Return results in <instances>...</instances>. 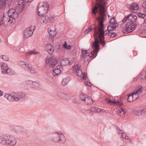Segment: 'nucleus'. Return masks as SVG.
Segmentation results:
<instances>
[{"label": "nucleus", "mask_w": 146, "mask_h": 146, "mask_svg": "<svg viewBox=\"0 0 146 146\" xmlns=\"http://www.w3.org/2000/svg\"><path fill=\"white\" fill-rule=\"evenodd\" d=\"M57 134V133L56 134H55L54 135V138L53 139V140L54 141H58V140L59 138L58 137V138L57 139V137H56L55 136Z\"/></svg>", "instance_id": "obj_51"}, {"label": "nucleus", "mask_w": 146, "mask_h": 146, "mask_svg": "<svg viewBox=\"0 0 146 146\" xmlns=\"http://www.w3.org/2000/svg\"><path fill=\"white\" fill-rule=\"evenodd\" d=\"M143 88L141 86H139V88L136 91H134L132 92L136 96V99H138L139 98V94L142 93Z\"/></svg>", "instance_id": "obj_14"}, {"label": "nucleus", "mask_w": 146, "mask_h": 146, "mask_svg": "<svg viewBox=\"0 0 146 146\" xmlns=\"http://www.w3.org/2000/svg\"><path fill=\"white\" fill-rule=\"evenodd\" d=\"M23 65H24V67L26 70H31V68L29 67L28 64H23Z\"/></svg>", "instance_id": "obj_43"}, {"label": "nucleus", "mask_w": 146, "mask_h": 146, "mask_svg": "<svg viewBox=\"0 0 146 146\" xmlns=\"http://www.w3.org/2000/svg\"><path fill=\"white\" fill-rule=\"evenodd\" d=\"M85 84L86 85H87V86H91V84L88 81H87L85 82Z\"/></svg>", "instance_id": "obj_50"}, {"label": "nucleus", "mask_w": 146, "mask_h": 146, "mask_svg": "<svg viewBox=\"0 0 146 146\" xmlns=\"http://www.w3.org/2000/svg\"><path fill=\"white\" fill-rule=\"evenodd\" d=\"M25 83L27 85L29 86L33 87V84L35 83H36V81L33 82L31 80H28L26 81Z\"/></svg>", "instance_id": "obj_25"}, {"label": "nucleus", "mask_w": 146, "mask_h": 146, "mask_svg": "<svg viewBox=\"0 0 146 146\" xmlns=\"http://www.w3.org/2000/svg\"><path fill=\"white\" fill-rule=\"evenodd\" d=\"M58 96L60 98L68 100L69 98L68 95L64 93H60L59 94Z\"/></svg>", "instance_id": "obj_23"}, {"label": "nucleus", "mask_w": 146, "mask_h": 146, "mask_svg": "<svg viewBox=\"0 0 146 146\" xmlns=\"http://www.w3.org/2000/svg\"><path fill=\"white\" fill-rule=\"evenodd\" d=\"M97 107H92L91 108V110L93 111L96 112V111Z\"/></svg>", "instance_id": "obj_53"}, {"label": "nucleus", "mask_w": 146, "mask_h": 146, "mask_svg": "<svg viewBox=\"0 0 146 146\" xmlns=\"http://www.w3.org/2000/svg\"><path fill=\"white\" fill-rule=\"evenodd\" d=\"M99 7L98 9V10L99 11L100 14L102 15L101 20L98 23V25L97 26L96 25H94V30L96 28L97 31L98 30V31H103L104 30V28H105L104 25L103 24L105 20V17L106 16V9L105 8L106 5H101L98 4Z\"/></svg>", "instance_id": "obj_3"}, {"label": "nucleus", "mask_w": 146, "mask_h": 146, "mask_svg": "<svg viewBox=\"0 0 146 146\" xmlns=\"http://www.w3.org/2000/svg\"><path fill=\"white\" fill-rule=\"evenodd\" d=\"M96 19L98 21L99 23H100V20L101 19L100 17H99L98 16L97 17H96Z\"/></svg>", "instance_id": "obj_58"}, {"label": "nucleus", "mask_w": 146, "mask_h": 146, "mask_svg": "<svg viewBox=\"0 0 146 146\" xmlns=\"http://www.w3.org/2000/svg\"><path fill=\"white\" fill-rule=\"evenodd\" d=\"M36 83H35L33 84V87H38L39 84V83L38 82H36Z\"/></svg>", "instance_id": "obj_54"}, {"label": "nucleus", "mask_w": 146, "mask_h": 146, "mask_svg": "<svg viewBox=\"0 0 146 146\" xmlns=\"http://www.w3.org/2000/svg\"><path fill=\"white\" fill-rule=\"evenodd\" d=\"M35 28V27L31 26L27 28L24 31V36L25 37L28 38L33 34Z\"/></svg>", "instance_id": "obj_7"}, {"label": "nucleus", "mask_w": 146, "mask_h": 146, "mask_svg": "<svg viewBox=\"0 0 146 146\" xmlns=\"http://www.w3.org/2000/svg\"><path fill=\"white\" fill-rule=\"evenodd\" d=\"M17 94V98H19V101L20 99H23L25 96L24 93L21 92L16 93Z\"/></svg>", "instance_id": "obj_29"}, {"label": "nucleus", "mask_w": 146, "mask_h": 146, "mask_svg": "<svg viewBox=\"0 0 146 146\" xmlns=\"http://www.w3.org/2000/svg\"><path fill=\"white\" fill-rule=\"evenodd\" d=\"M84 101L85 103L87 105L91 104L93 102V100L92 99L89 97L88 96L86 99L84 100Z\"/></svg>", "instance_id": "obj_22"}, {"label": "nucleus", "mask_w": 146, "mask_h": 146, "mask_svg": "<svg viewBox=\"0 0 146 146\" xmlns=\"http://www.w3.org/2000/svg\"><path fill=\"white\" fill-rule=\"evenodd\" d=\"M13 95L14 101H19V98H17V94L16 93H13Z\"/></svg>", "instance_id": "obj_34"}, {"label": "nucleus", "mask_w": 146, "mask_h": 146, "mask_svg": "<svg viewBox=\"0 0 146 146\" xmlns=\"http://www.w3.org/2000/svg\"><path fill=\"white\" fill-rule=\"evenodd\" d=\"M139 8L138 5L137 4L133 3L130 5L129 9L131 10H136L138 9Z\"/></svg>", "instance_id": "obj_21"}, {"label": "nucleus", "mask_w": 146, "mask_h": 146, "mask_svg": "<svg viewBox=\"0 0 146 146\" xmlns=\"http://www.w3.org/2000/svg\"><path fill=\"white\" fill-rule=\"evenodd\" d=\"M77 68L75 69V70H76V74L79 76H81V75L82 74V70H81V68L80 67L77 66Z\"/></svg>", "instance_id": "obj_24"}, {"label": "nucleus", "mask_w": 146, "mask_h": 146, "mask_svg": "<svg viewBox=\"0 0 146 146\" xmlns=\"http://www.w3.org/2000/svg\"><path fill=\"white\" fill-rule=\"evenodd\" d=\"M48 33L50 35L52 36H54L56 34V31L54 30H51L50 28H49L48 29Z\"/></svg>", "instance_id": "obj_30"}, {"label": "nucleus", "mask_w": 146, "mask_h": 146, "mask_svg": "<svg viewBox=\"0 0 146 146\" xmlns=\"http://www.w3.org/2000/svg\"><path fill=\"white\" fill-rule=\"evenodd\" d=\"M0 143L6 145L10 144L14 146L16 144V140L13 136L3 135L0 137Z\"/></svg>", "instance_id": "obj_4"}, {"label": "nucleus", "mask_w": 146, "mask_h": 146, "mask_svg": "<svg viewBox=\"0 0 146 146\" xmlns=\"http://www.w3.org/2000/svg\"><path fill=\"white\" fill-rule=\"evenodd\" d=\"M57 62V60L53 56L50 58V65L52 67H54Z\"/></svg>", "instance_id": "obj_16"}, {"label": "nucleus", "mask_w": 146, "mask_h": 146, "mask_svg": "<svg viewBox=\"0 0 146 146\" xmlns=\"http://www.w3.org/2000/svg\"><path fill=\"white\" fill-rule=\"evenodd\" d=\"M42 4L39 3L38 5L37 9V14L39 16H42L45 15L47 11V9L45 7L44 9L41 7Z\"/></svg>", "instance_id": "obj_8"}, {"label": "nucleus", "mask_w": 146, "mask_h": 146, "mask_svg": "<svg viewBox=\"0 0 146 146\" xmlns=\"http://www.w3.org/2000/svg\"><path fill=\"white\" fill-rule=\"evenodd\" d=\"M88 96L86 94L82 93L80 95V98L81 100L84 101Z\"/></svg>", "instance_id": "obj_28"}, {"label": "nucleus", "mask_w": 146, "mask_h": 146, "mask_svg": "<svg viewBox=\"0 0 146 146\" xmlns=\"http://www.w3.org/2000/svg\"><path fill=\"white\" fill-rule=\"evenodd\" d=\"M45 63L46 64H48L50 63V58L47 57L45 59Z\"/></svg>", "instance_id": "obj_52"}, {"label": "nucleus", "mask_w": 146, "mask_h": 146, "mask_svg": "<svg viewBox=\"0 0 146 146\" xmlns=\"http://www.w3.org/2000/svg\"><path fill=\"white\" fill-rule=\"evenodd\" d=\"M29 70L31 73H35L36 72L35 70L32 69V68L31 70Z\"/></svg>", "instance_id": "obj_55"}, {"label": "nucleus", "mask_w": 146, "mask_h": 146, "mask_svg": "<svg viewBox=\"0 0 146 146\" xmlns=\"http://www.w3.org/2000/svg\"><path fill=\"white\" fill-rule=\"evenodd\" d=\"M104 30L103 31H98H98L99 32V33L101 35V38L102 36L103 38L102 39H104L105 35H107L108 34L110 35V33H110V31L111 30L110 29H109V30L107 29V30H106L105 31H104Z\"/></svg>", "instance_id": "obj_15"}, {"label": "nucleus", "mask_w": 146, "mask_h": 146, "mask_svg": "<svg viewBox=\"0 0 146 146\" xmlns=\"http://www.w3.org/2000/svg\"><path fill=\"white\" fill-rule=\"evenodd\" d=\"M12 0H0V8L3 9L6 6L11 5Z\"/></svg>", "instance_id": "obj_9"}, {"label": "nucleus", "mask_w": 146, "mask_h": 146, "mask_svg": "<svg viewBox=\"0 0 146 146\" xmlns=\"http://www.w3.org/2000/svg\"><path fill=\"white\" fill-rule=\"evenodd\" d=\"M33 0H25V1L26 3H28L31 2Z\"/></svg>", "instance_id": "obj_59"}, {"label": "nucleus", "mask_w": 146, "mask_h": 146, "mask_svg": "<svg viewBox=\"0 0 146 146\" xmlns=\"http://www.w3.org/2000/svg\"><path fill=\"white\" fill-rule=\"evenodd\" d=\"M110 35H108V36H110V37H114L116 36L117 34L116 33L112 32L110 33Z\"/></svg>", "instance_id": "obj_46"}, {"label": "nucleus", "mask_w": 146, "mask_h": 146, "mask_svg": "<svg viewBox=\"0 0 146 146\" xmlns=\"http://www.w3.org/2000/svg\"><path fill=\"white\" fill-rule=\"evenodd\" d=\"M1 58L4 60L5 61H8L9 58L8 57L5 55H2L1 56Z\"/></svg>", "instance_id": "obj_42"}, {"label": "nucleus", "mask_w": 146, "mask_h": 146, "mask_svg": "<svg viewBox=\"0 0 146 146\" xmlns=\"http://www.w3.org/2000/svg\"><path fill=\"white\" fill-rule=\"evenodd\" d=\"M25 7V2L24 0H20L18 2V5L15 9L11 8L7 11V14L4 13L3 15L2 20H5L6 21L10 23L13 22V20L17 18L18 15L24 9Z\"/></svg>", "instance_id": "obj_1"}, {"label": "nucleus", "mask_w": 146, "mask_h": 146, "mask_svg": "<svg viewBox=\"0 0 146 146\" xmlns=\"http://www.w3.org/2000/svg\"><path fill=\"white\" fill-rule=\"evenodd\" d=\"M47 52L50 54H52L54 52L53 48L52 49L51 48L47 49Z\"/></svg>", "instance_id": "obj_44"}, {"label": "nucleus", "mask_w": 146, "mask_h": 146, "mask_svg": "<svg viewBox=\"0 0 146 146\" xmlns=\"http://www.w3.org/2000/svg\"><path fill=\"white\" fill-rule=\"evenodd\" d=\"M88 50H84V51H86V54H87L88 53Z\"/></svg>", "instance_id": "obj_63"}, {"label": "nucleus", "mask_w": 146, "mask_h": 146, "mask_svg": "<svg viewBox=\"0 0 146 146\" xmlns=\"http://www.w3.org/2000/svg\"><path fill=\"white\" fill-rule=\"evenodd\" d=\"M21 64H23H23H25V62H23V61H22V62H21Z\"/></svg>", "instance_id": "obj_64"}, {"label": "nucleus", "mask_w": 146, "mask_h": 146, "mask_svg": "<svg viewBox=\"0 0 146 146\" xmlns=\"http://www.w3.org/2000/svg\"><path fill=\"white\" fill-rule=\"evenodd\" d=\"M66 79L65 78L64 79L62 82V84L64 86L66 84H68V81H66Z\"/></svg>", "instance_id": "obj_48"}, {"label": "nucleus", "mask_w": 146, "mask_h": 146, "mask_svg": "<svg viewBox=\"0 0 146 146\" xmlns=\"http://www.w3.org/2000/svg\"><path fill=\"white\" fill-rule=\"evenodd\" d=\"M94 41L93 42L92 45V48L94 49L88 54V56L89 57L94 56V58L97 56V53L100 49L99 43L102 44L103 47L104 45H105L106 42L104 39H102L101 37V35L99 33L98 31H97L96 28L94 29Z\"/></svg>", "instance_id": "obj_2"}, {"label": "nucleus", "mask_w": 146, "mask_h": 146, "mask_svg": "<svg viewBox=\"0 0 146 146\" xmlns=\"http://www.w3.org/2000/svg\"><path fill=\"white\" fill-rule=\"evenodd\" d=\"M4 96L5 98H7L10 101L12 102L14 101L13 93H11V94L7 93L5 94Z\"/></svg>", "instance_id": "obj_19"}, {"label": "nucleus", "mask_w": 146, "mask_h": 146, "mask_svg": "<svg viewBox=\"0 0 146 146\" xmlns=\"http://www.w3.org/2000/svg\"><path fill=\"white\" fill-rule=\"evenodd\" d=\"M63 70V67L61 66H56L55 69L53 71V74L54 76L58 75Z\"/></svg>", "instance_id": "obj_12"}, {"label": "nucleus", "mask_w": 146, "mask_h": 146, "mask_svg": "<svg viewBox=\"0 0 146 146\" xmlns=\"http://www.w3.org/2000/svg\"><path fill=\"white\" fill-rule=\"evenodd\" d=\"M142 116L143 118L146 117V108L145 109H142Z\"/></svg>", "instance_id": "obj_39"}, {"label": "nucleus", "mask_w": 146, "mask_h": 146, "mask_svg": "<svg viewBox=\"0 0 146 146\" xmlns=\"http://www.w3.org/2000/svg\"><path fill=\"white\" fill-rule=\"evenodd\" d=\"M118 135L119 136H121V138L123 139L126 135H127L125 133H123V131L121 130H120L118 132Z\"/></svg>", "instance_id": "obj_32"}, {"label": "nucleus", "mask_w": 146, "mask_h": 146, "mask_svg": "<svg viewBox=\"0 0 146 146\" xmlns=\"http://www.w3.org/2000/svg\"><path fill=\"white\" fill-rule=\"evenodd\" d=\"M140 77L143 80H145L146 78V72L143 71L141 73Z\"/></svg>", "instance_id": "obj_31"}, {"label": "nucleus", "mask_w": 146, "mask_h": 146, "mask_svg": "<svg viewBox=\"0 0 146 146\" xmlns=\"http://www.w3.org/2000/svg\"><path fill=\"white\" fill-rule=\"evenodd\" d=\"M55 136L57 137V139L58 137L59 138L58 142L61 143H63L65 142L66 139L62 133L61 132H57V134Z\"/></svg>", "instance_id": "obj_10"}, {"label": "nucleus", "mask_w": 146, "mask_h": 146, "mask_svg": "<svg viewBox=\"0 0 146 146\" xmlns=\"http://www.w3.org/2000/svg\"><path fill=\"white\" fill-rule=\"evenodd\" d=\"M60 66H66L68 65H71L72 63V61L69 60L68 58H65L62 59L60 62Z\"/></svg>", "instance_id": "obj_13"}, {"label": "nucleus", "mask_w": 146, "mask_h": 146, "mask_svg": "<svg viewBox=\"0 0 146 146\" xmlns=\"http://www.w3.org/2000/svg\"><path fill=\"white\" fill-rule=\"evenodd\" d=\"M137 19L136 15L134 14H130L125 17L122 20V22L125 23L127 22L131 23H134L135 22Z\"/></svg>", "instance_id": "obj_6"}, {"label": "nucleus", "mask_w": 146, "mask_h": 146, "mask_svg": "<svg viewBox=\"0 0 146 146\" xmlns=\"http://www.w3.org/2000/svg\"><path fill=\"white\" fill-rule=\"evenodd\" d=\"M116 21L115 20V18L113 17L112 18L109 22V24L110 25L112 24L116 23Z\"/></svg>", "instance_id": "obj_37"}, {"label": "nucleus", "mask_w": 146, "mask_h": 146, "mask_svg": "<svg viewBox=\"0 0 146 146\" xmlns=\"http://www.w3.org/2000/svg\"><path fill=\"white\" fill-rule=\"evenodd\" d=\"M38 53V52H36L35 50H34L33 51L30 50V51H29L28 53H26V55H27L28 54H36V53Z\"/></svg>", "instance_id": "obj_40"}, {"label": "nucleus", "mask_w": 146, "mask_h": 146, "mask_svg": "<svg viewBox=\"0 0 146 146\" xmlns=\"http://www.w3.org/2000/svg\"><path fill=\"white\" fill-rule=\"evenodd\" d=\"M96 113L98 112V113H100L101 111V110L99 108H97L96 109Z\"/></svg>", "instance_id": "obj_56"}, {"label": "nucleus", "mask_w": 146, "mask_h": 146, "mask_svg": "<svg viewBox=\"0 0 146 146\" xmlns=\"http://www.w3.org/2000/svg\"><path fill=\"white\" fill-rule=\"evenodd\" d=\"M126 135H125V137L123 139L125 141L127 139H128V137L127 135L126 136Z\"/></svg>", "instance_id": "obj_57"}, {"label": "nucleus", "mask_w": 146, "mask_h": 146, "mask_svg": "<svg viewBox=\"0 0 146 146\" xmlns=\"http://www.w3.org/2000/svg\"><path fill=\"white\" fill-rule=\"evenodd\" d=\"M54 17H49V21H50L51 23H53L54 22Z\"/></svg>", "instance_id": "obj_49"}, {"label": "nucleus", "mask_w": 146, "mask_h": 146, "mask_svg": "<svg viewBox=\"0 0 146 146\" xmlns=\"http://www.w3.org/2000/svg\"><path fill=\"white\" fill-rule=\"evenodd\" d=\"M144 10L145 12L146 13V7H145Z\"/></svg>", "instance_id": "obj_62"}, {"label": "nucleus", "mask_w": 146, "mask_h": 146, "mask_svg": "<svg viewBox=\"0 0 146 146\" xmlns=\"http://www.w3.org/2000/svg\"><path fill=\"white\" fill-rule=\"evenodd\" d=\"M106 101L108 104L113 103V104L117 105L118 106H120L123 104V103L119 101H112L108 98H107L106 99Z\"/></svg>", "instance_id": "obj_17"}, {"label": "nucleus", "mask_w": 146, "mask_h": 146, "mask_svg": "<svg viewBox=\"0 0 146 146\" xmlns=\"http://www.w3.org/2000/svg\"><path fill=\"white\" fill-rule=\"evenodd\" d=\"M137 26V24L136 23L127 22L125 29H123L122 31L124 34L130 33L135 30Z\"/></svg>", "instance_id": "obj_5"}, {"label": "nucleus", "mask_w": 146, "mask_h": 146, "mask_svg": "<svg viewBox=\"0 0 146 146\" xmlns=\"http://www.w3.org/2000/svg\"><path fill=\"white\" fill-rule=\"evenodd\" d=\"M53 48V45L50 44H48L46 45V48L47 49L51 48L52 49Z\"/></svg>", "instance_id": "obj_45"}, {"label": "nucleus", "mask_w": 146, "mask_h": 146, "mask_svg": "<svg viewBox=\"0 0 146 146\" xmlns=\"http://www.w3.org/2000/svg\"><path fill=\"white\" fill-rule=\"evenodd\" d=\"M81 51L82 57V58H84L85 57L86 55H87V54L86 53V51H84V50L83 49H82Z\"/></svg>", "instance_id": "obj_38"}, {"label": "nucleus", "mask_w": 146, "mask_h": 146, "mask_svg": "<svg viewBox=\"0 0 146 146\" xmlns=\"http://www.w3.org/2000/svg\"><path fill=\"white\" fill-rule=\"evenodd\" d=\"M3 92L0 90V96H3Z\"/></svg>", "instance_id": "obj_61"}, {"label": "nucleus", "mask_w": 146, "mask_h": 146, "mask_svg": "<svg viewBox=\"0 0 146 146\" xmlns=\"http://www.w3.org/2000/svg\"><path fill=\"white\" fill-rule=\"evenodd\" d=\"M63 46L64 47V48L68 50H70L71 48V46H70V45H67V43H66V41L65 42L64 44L63 45Z\"/></svg>", "instance_id": "obj_35"}, {"label": "nucleus", "mask_w": 146, "mask_h": 146, "mask_svg": "<svg viewBox=\"0 0 146 146\" xmlns=\"http://www.w3.org/2000/svg\"><path fill=\"white\" fill-rule=\"evenodd\" d=\"M118 26V24L117 23L109 25H108L107 29L108 30L110 29L111 31H112L113 30V29H115Z\"/></svg>", "instance_id": "obj_20"}, {"label": "nucleus", "mask_w": 146, "mask_h": 146, "mask_svg": "<svg viewBox=\"0 0 146 146\" xmlns=\"http://www.w3.org/2000/svg\"><path fill=\"white\" fill-rule=\"evenodd\" d=\"M92 27L91 26H90L88 28L86 29V31L84 32V33L85 34H87L89 32L91 31L92 29Z\"/></svg>", "instance_id": "obj_41"}, {"label": "nucleus", "mask_w": 146, "mask_h": 146, "mask_svg": "<svg viewBox=\"0 0 146 146\" xmlns=\"http://www.w3.org/2000/svg\"><path fill=\"white\" fill-rule=\"evenodd\" d=\"M138 16L140 18H144L145 17V15L144 14L140 13H139Z\"/></svg>", "instance_id": "obj_47"}, {"label": "nucleus", "mask_w": 146, "mask_h": 146, "mask_svg": "<svg viewBox=\"0 0 146 146\" xmlns=\"http://www.w3.org/2000/svg\"><path fill=\"white\" fill-rule=\"evenodd\" d=\"M124 109L122 107L120 108L119 110H118V113H119L120 114H121V112L123 111V113L124 115L125 113H126V111H124ZM120 115H121V114H120Z\"/></svg>", "instance_id": "obj_36"}, {"label": "nucleus", "mask_w": 146, "mask_h": 146, "mask_svg": "<svg viewBox=\"0 0 146 146\" xmlns=\"http://www.w3.org/2000/svg\"><path fill=\"white\" fill-rule=\"evenodd\" d=\"M127 96L128 97L127 101L129 102H131V101H134L137 99L133 98V97H134L135 96L132 92L131 94H128Z\"/></svg>", "instance_id": "obj_18"}, {"label": "nucleus", "mask_w": 146, "mask_h": 146, "mask_svg": "<svg viewBox=\"0 0 146 146\" xmlns=\"http://www.w3.org/2000/svg\"><path fill=\"white\" fill-rule=\"evenodd\" d=\"M42 4L41 7H43L44 9L45 7L46 8L47 10H48V5L47 2H43L42 3H40Z\"/></svg>", "instance_id": "obj_33"}, {"label": "nucleus", "mask_w": 146, "mask_h": 146, "mask_svg": "<svg viewBox=\"0 0 146 146\" xmlns=\"http://www.w3.org/2000/svg\"><path fill=\"white\" fill-rule=\"evenodd\" d=\"M43 22L44 23H47L49 22V17L47 15H46L42 17Z\"/></svg>", "instance_id": "obj_26"}, {"label": "nucleus", "mask_w": 146, "mask_h": 146, "mask_svg": "<svg viewBox=\"0 0 146 146\" xmlns=\"http://www.w3.org/2000/svg\"><path fill=\"white\" fill-rule=\"evenodd\" d=\"M7 65L6 64H3L1 66V72L3 74H10L11 71V68H8Z\"/></svg>", "instance_id": "obj_11"}, {"label": "nucleus", "mask_w": 146, "mask_h": 146, "mask_svg": "<svg viewBox=\"0 0 146 146\" xmlns=\"http://www.w3.org/2000/svg\"><path fill=\"white\" fill-rule=\"evenodd\" d=\"M142 109H141L140 110H137L134 111H133V113L135 115H137L138 116H139L141 115L142 116Z\"/></svg>", "instance_id": "obj_27"}, {"label": "nucleus", "mask_w": 146, "mask_h": 146, "mask_svg": "<svg viewBox=\"0 0 146 146\" xmlns=\"http://www.w3.org/2000/svg\"><path fill=\"white\" fill-rule=\"evenodd\" d=\"M82 75V78L84 80L86 79V76L84 74L83 75Z\"/></svg>", "instance_id": "obj_60"}]
</instances>
